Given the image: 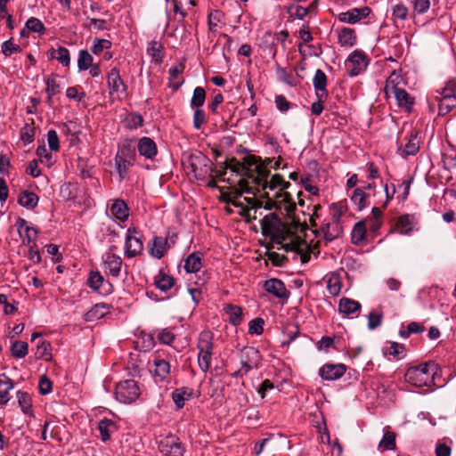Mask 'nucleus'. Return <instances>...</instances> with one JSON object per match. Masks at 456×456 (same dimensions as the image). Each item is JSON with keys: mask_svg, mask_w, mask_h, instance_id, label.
Listing matches in <instances>:
<instances>
[{"mask_svg": "<svg viewBox=\"0 0 456 456\" xmlns=\"http://www.w3.org/2000/svg\"><path fill=\"white\" fill-rule=\"evenodd\" d=\"M262 233L280 244L286 251H299L303 240L297 234L301 231L299 222L284 223L275 213L265 215L260 221Z\"/></svg>", "mask_w": 456, "mask_h": 456, "instance_id": "nucleus-1", "label": "nucleus"}, {"mask_svg": "<svg viewBox=\"0 0 456 456\" xmlns=\"http://www.w3.org/2000/svg\"><path fill=\"white\" fill-rule=\"evenodd\" d=\"M262 196L266 198V200L245 198L251 207L243 208V215L249 218L256 219V214L261 208L265 210H271L273 208L284 209L289 215L296 209V203L289 192H275L273 197H270L268 191H263Z\"/></svg>", "mask_w": 456, "mask_h": 456, "instance_id": "nucleus-2", "label": "nucleus"}, {"mask_svg": "<svg viewBox=\"0 0 456 456\" xmlns=\"http://www.w3.org/2000/svg\"><path fill=\"white\" fill-rule=\"evenodd\" d=\"M436 364L432 362H428L418 366L408 368L404 378L408 383L414 387H431L435 384V375L436 374Z\"/></svg>", "mask_w": 456, "mask_h": 456, "instance_id": "nucleus-3", "label": "nucleus"}, {"mask_svg": "<svg viewBox=\"0 0 456 456\" xmlns=\"http://www.w3.org/2000/svg\"><path fill=\"white\" fill-rule=\"evenodd\" d=\"M257 175H252L251 183L254 188V191L256 190L257 192L275 191L279 189L278 192H284L283 191L287 189L290 184L289 182L284 181L283 177L281 175H273L270 181L267 180L269 171L265 167H256Z\"/></svg>", "mask_w": 456, "mask_h": 456, "instance_id": "nucleus-4", "label": "nucleus"}, {"mask_svg": "<svg viewBox=\"0 0 456 456\" xmlns=\"http://www.w3.org/2000/svg\"><path fill=\"white\" fill-rule=\"evenodd\" d=\"M214 337L211 331L203 330L200 333L197 341L198 364L200 369L206 373L211 365L214 350Z\"/></svg>", "mask_w": 456, "mask_h": 456, "instance_id": "nucleus-5", "label": "nucleus"}, {"mask_svg": "<svg viewBox=\"0 0 456 456\" xmlns=\"http://www.w3.org/2000/svg\"><path fill=\"white\" fill-rule=\"evenodd\" d=\"M171 354L164 350H159L152 354L149 361L150 371L156 381L161 382L168 378L171 370Z\"/></svg>", "mask_w": 456, "mask_h": 456, "instance_id": "nucleus-6", "label": "nucleus"}, {"mask_svg": "<svg viewBox=\"0 0 456 456\" xmlns=\"http://www.w3.org/2000/svg\"><path fill=\"white\" fill-rule=\"evenodd\" d=\"M225 168L230 169L236 175H240V178L238 180L237 183L240 187V191H236L239 195L242 193H252L256 194L254 191L253 186L251 183V176L253 175H249L250 170L241 162L238 161L236 159L232 158L227 159L225 162Z\"/></svg>", "mask_w": 456, "mask_h": 456, "instance_id": "nucleus-7", "label": "nucleus"}, {"mask_svg": "<svg viewBox=\"0 0 456 456\" xmlns=\"http://www.w3.org/2000/svg\"><path fill=\"white\" fill-rule=\"evenodd\" d=\"M135 157V149L130 143H123L118 148L115 164L120 181L126 177L129 167L134 165Z\"/></svg>", "mask_w": 456, "mask_h": 456, "instance_id": "nucleus-8", "label": "nucleus"}, {"mask_svg": "<svg viewBox=\"0 0 456 456\" xmlns=\"http://www.w3.org/2000/svg\"><path fill=\"white\" fill-rule=\"evenodd\" d=\"M261 361L260 352L252 346L244 347L240 354V368L233 372V378L243 377L251 370L258 368Z\"/></svg>", "mask_w": 456, "mask_h": 456, "instance_id": "nucleus-9", "label": "nucleus"}, {"mask_svg": "<svg viewBox=\"0 0 456 456\" xmlns=\"http://www.w3.org/2000/svg\"><path fill=\"white\" fill-rule=\"evenodd\" d=\"M159 452L165 456H183L185 447L180 438L175 435L169 434L160 436L158 441Z\"/></svg>", "mask_w": 456, "mask_h": 456, "instance_id": "nucleus-10", "label": "nucleus"}, {"mask_svg": "<svg viewBox=\"0 0 456 456\" xmlns=\"http://www.w3.org/2000/svg\"><path fill=\"white\" fill-rule=\"evenodd\" d=\"M140 395V389L136 381L126 379L117 384L115 388V397L123 403H131L135 401Z\"/></svg>", "mask_w": 456, "mask_h": 456, "instance_id": "nucleus-11", "label": "nucleus"}, {"mask_svg": "<svg viewBox=\"0 0 456 456\" xmlns=\"http://www.w3.org/2000/svg\"><path fill=\"white\" fill-rule=\"evenodd\" d=\"M107 87L112 100H121L122 96L126 94L127 86L117 67L112 68L107 74Z\"/></svg>", "mask_w": 456, "mask_h": 456, "instance_id": "nucleus-12", "label": "nucleus"}, {"mask_svg": "<svg viewBox=\"0 0 456 456\" xmlns=\"http://www.w3.org/2000/svg\"><path fill=\"white\" fill-rule=\"evenodd\" d=\"M116 248V246H111L102 256L103 272L114 278H118L120 275L123 266V260L121 256L114 252Z\"/></svg>", "mask_w": 456, "mask_h": 456, "instance_id": "nucleus-13", "label": "nucleus"}, {"mask_svg": "<svg viewBox=\"0 0 456 456\" xmlns=\"http://www.w3.org/2000/svg\"><path fill=\"white\" fill-rule=\"evenodd\" d=\"M368 64V56L362 51L359 50H355L350 53L346 61L347 73L350 77H356L362 73L366 69Z\"/></svg>", "mask_w": 456, "mask_h": 456, "instance_id": "nucleus-14", "label": "nucleus"}, {"mask_svg": "<svg viewBox=\"0 0 456 456\" xmlns=\"http://www.w3.org/2000/svg\"><path fill=\"white\" fill-rule=\"evenodd\" d=\"M143 244L138 231L130 227L126 233L125 256L128 258L134 257L142 253Z\"/></svg>", "mask_w": 456, "mask_h": 456, "instance_id": "nucleus-15", "label": "nucleus"}, {"mask_svg": "<svg viewBox=\"0 0 456 456\" xmlns=\"http://www.w3.org/2000/svg\"><path fill=\"white\" fill-rule=\"evenodd\" d=\"M191 167L197 179H204L213 172L211 161L204 155L191 157Z\"/></svg>", "mask_w": 456, "mask_h": 456, "instance_id": "nucleus-16", "label": "nucleus"}, {"mask_svg": "<svg viewBox=\"0 0 456 456\" xmlns=\"http://www.w3.org/2000/svg\"><path fill=\"white\" fill-rule=\"evenodd\" d=\"M371 10L367 6L352 8L338 14L337 19L342 23L355 24L367 18Z\"/></svg>", "mask_w": 456, "mask_h": 456, "instance_id": "nucleus-17", "label": "nucleus"}, {"mask_svg": "<svg viewBox=\"0 0 456 456\" xmlns=\"http://www.w3.org/2000/svg\"><path fill=\"white\" fill-rule=\"evenodd\" d=\"M87 285L100 294L109 295L113 291L112 284L105 281L100 272H91L87 279Z\"/></svg>", "mask_w": 456, "mask_h": 456, "instance_id": "nucleus-18", "label": "nucleus"}, {"mask_svg": "<svg viewBox=\"0 0 456 456\" xmlns=\"http://www.w3.org/2000/svg\"><path fill=\"white\" fill-rule=\"evenodd\" d=\"M346 368L343 363H326L319 370V375L324 380L333 381L340 379Z\"/></svg>", "mask_w": 456, "mask_h": 456, "instance_id": "nucleus-19", "label": "nucleus"}, {"mask_svg": "<svg viewBox=\"0 0 456 456\" xmlns=\"http://www.w3.org/2000/svg\"><path fill=\"white\" fill-rule=\"evenodd\" d=\"M264 288L266 292L281 300H287L289 297V291L284 282L279 279L273 278L265 281Z\"/></svg>", "mask_w": 456, "mask_h": 456, "instance_id": "nucleus-20", "label": "nucleus"}, {"mask_svg": "<svg viewBox=\"0 0 456 456\" xmlns=\"http://www.w3.org/2000/svg\"><path fill=\"white\" fill-rule=\"evenodd\" d=\"M15 225L23 244L30 245L35 242L37 237V230L36 228L29 226L23 218H19Z\"/></svg>", "mask_w": 456, "mask_h": 456, "instance_id": "nucleus-21", "label": "nucleus"}, {"mask_svg": "<svg viewBox=\"0 0 456 456\" xmlns=\"http://www.w3.org/2000/svg\"><path fill=\"white\" fill-rule=\"evenodd\" d=\"M362 305L360 302L348 298L342 297L338 303V312L346 317H357L361 312Z\"/></svg>", "mask_w": 456, "mask_h": 456, "instance_id": "nucleus-22", "label": "nucleus"}, {"mask_svg": "<svg viewBox=\"0 0 456 456\" xmlns=\"http://www.w3.org/2000/svg\"><path fill=\"white\" fill-rule=\"evenodd\" d=\"M418 224V219L415 215L404 214L396 220V229L402 235H409Z\"/></svg>", "mask_w": 456, "mask_h": 456, "instance_id": "nucleus-23", "label": "nucleus"}, {"mask_svg": "<svg viewBox=\"0 0 456 456\" xmlns=\"http://www.w3.org/2000/svg\"><path fill=\"white\" fill-rule=\"evenodd\" d=\"M398 153L401 157L407 159L409 156L416 155L419 151V139L417 132H411L405 145L398 147Z\"/></svg>", "mask_w": 456, "mask_h": 456, "instance_id": "nucleus-24", "label": "nucleus"}, {"mask_svg": "<svg viewBox=\"0 0 456 456\" xmlns=\"http://www.w3.org/2000/svg\"><path fill=\"white\" fill-rule=\"evenodd\" d=\"M313 85L317 99L326 100L328 97V91L326 89L327 76L322 69H318L315 71L314 77L313 78Z\"/></svg>", "mask_w": 456, "mask_h": 456, "instance_id": "nucleus-25", "label": "nucleus"}, {"mask_svg": "<svg viewBox=\"0 0 456 456\" xmlns=\"http://www.w3.org/2000/svg\"><path fill=\"white\" fill-rule=\"evenodd\" d=\"M338 42L343 47H353L356 45L357 37L355 30L348 27L338 29Z\"/></svg>", "mask_w": 456, "mask_h": 456, "instance_id": "nucleus-26", "label": "nucleus"}, {"mask_svg": "<svg viewBox=\"0 0 456 456\" xmlns=\"http://www.w3.org/2000/svg\"><path fill=\"white\" fill-rule=\"evenodd\" d=\"M97 429L100 432L101 440L106 443L117 432L118 425L114 420L104 418L99 421Z\"/></svg>", "mask_w": 456, "mask_h": 456, "instance_id": "nucleus-27", "label": "nucleus"}, {"mask_svg": "<svg viewBox=\"0 0 456 456\" xmlns=\"http://www.w3.org/2000/svg\"><path fill=\"white\" fill-rule=\"evenodd\" d=\"M138 151L146 159H152L158 153L157 145L150 137H142L138 142Z\"/></svg>", "mask_w": 456, "mask_h": 456, "instance_id": "nucleus-28", "label": "nucleus"}, {"mask_svg": "<svg viewBox=\"0 0 456 456\" xmlns=\"http://www.w3.org/2000/svg\"><path fill=\"white\" fill-rule=\"evenodd\" d=\"M408 0H394L392 4V16L395 20H405L409 15Z\"/></svg>", "mask_w": 456, "mask_h": 456, "instance_id": "nucleus-29", "label": "nucleus"}, {"mask_svg": "<svg viewBox=\"0 0 456 456\" xmlns=\"http://www.w3.org/2000/svg\"><path fill=\"white\" fill-rule=\"evenodd\" d=\"M183 70L184 65L182 63L176 64L169 69V86L174 90H178L183 84L184 80L181 77Z\"/></svg>", "mask_w": 456, "mask_h": 456, "instance_id": "nucleus-30", "label": "nucleus"}, {"mask_svg": "<svg viewBox=\"0 0 456 456\" xmlns=\"http://www.w3.org/2000/svg\"><path fill=\"white\" fill-rule=\"evenodd\" d=\"M191 396L192 389L187 387L176 388L172 392V399L177 409H182L185 401L190 400Z\"/></svg>", "mask_w": 456, "mask_h": 456, "instance_id": "nucleus-31", "label": "nucleus"}, {"mask_svg": "<svg viewBox=\"0 0 456 456\" xmlns=\"http://www.w3.org/2000/svg\"><path fill=\"white\" fill-rule=\"evenodd\" d=\"M403 79L400 72L394 70L386 81L384 88L385 94L387 97L392 95V93L400 89V85L403 84Z\"/></svg>", "mask_w": 456, "mask_h": 456, "instance_id": "nucleus-32", "label": "nucleus"}, {"mask_svg": "<svg viewBox=\"0 0 456 456\" xmlns=\"http://www.w3.org/2000/svg\"><path fill=\"white\" fill-rule=\"evenodd\" d=\"M370 195L366 193L363 189L356 188L354 190L352 195L350 196L351 201L354 205L355 208L359 211H362L369 205Z\"/></svg>", "mask_w": 456, "mask_h": 456, "instance_id": "nucleus-33", "label": "nucleus"}, {"mask_svg": "<svg viewBox=\"0 0 456 456\" xmlns=\"http://www.w3.org/2000/svg\"><path fill=\"white\" fill-rule=\"evenodd\" d=\"M225 314L228 316L230 323L234 326L240 325L243 320L242 309L239 305H225L224 307Z\"/></svg>", "mask_w": 456, "mask_h": 456, "instance_id": "nucleus-34", "label": "nucleus"}, {"mask_svg": "<svg viewBox=\"0 0 456 456\" xmlns=\"http://www.w3.org/2000/svg\"><path fill=\"white\" fill-rule=\"evenodd\" d=\"M202 267L201 253L193 252L184 261V269L187 273H197Z\"/></svg>", "mask_w": 456, "mask_h": 456, "instance_id": "nucleus-35", "label": "nucleus"}, {"mask_svg": "<svg viewBox=\"0 0 456 456\" xmlns=\"http://www.w3.org/2000/svg\"><path fill=\"white\" fill-rule=\"evenodd\" d=\"M111 214L120 221H126L129 215V209L122 200H116L110 207Z\"/></svg>", "mask_w": 456, "mask_h": 456, "instance_id": "nucleus-36", "label": "nucleus"}, {"mask_svg": "<svg viewBox=\"0 0 456 456\" xmlns=\"http://www.w3.org/2000/svg\"><path fill=\"white\" fill-rule=\"evenodd\" d=\"M38 200L39 198L36 193L28 191H21L18 197V203L28 209L36 208Z\"/></svg>", "mask_w": 456, "mask_h": 456, "instance_id": "nucleus-37", "label": "nucleus"}, {"mask_svg": "<svg viewBox=\"0 0 456 456\" xmlns=\"http://www.w3.org/2000/svg\"><path fill=\"white\" fill-rule=\"evenodd\" d=\"M327 289L332 296H338L342 288L341 277L337 273H332L326 276Z\"/></svg>", "mask_w": 456, "mask_h": 456, "instance_id": "nucleus-38", "label": "nucleus"}, {"mask_svg": "<svg viewBox=\"0 0 456 456\" xmlns=\"http://www.w3.org/2000/svg\"><path fill=\"white\" fill-rule=\"evenodd\" d=\"M154 284L161 291L167 292L174 286L175 280L160 271L154 278Z\"/></svg>", "mask_w": 456, "mask_h": 456, "instance_id": "nucleus-39", "label": "nucleus"}, {"mask_svg": "<svg viewBox=\"0 0 456 456\" xmlns=\"http://www.w3.org/2000/svg\"><path fill=\"white\" fill-rule=\"evenodd\" d=\"M392 95L395 96L397 104L401 108L410 110L414 103V99L403 88L392 93Z\"/></svg>", "mask_w": 456, "mask_h": 456, "instance_id": "nucleus-40", "label": "nucleus"}, {"mask_svg": "<svg viewBox=\"0 0 456 456\" xmlns=\"http://www.w3.org/2000/svg\"><path fill=\"white\" fill-rule=\"evenodd\" d=\"M49 57L57 60L63 67H68L70 63L69 51L63 46H60L56 50L52 49Z\"/></svg>", "mask_w": 456, "mask_h": 456, "instance_id": "nucleus-41", "label": "nucleus"}, {"mask_svg": "<svg viewBox=\"0 0 456 456\" xmlns=\"http://www.w3.org/2000/svg\"><path fill=\"white\" fill-rule=\"evenodd\" d=\"M276 74L280 81L289 85V86L295 87L300 83V80L296 76L288 72L281 66L276 67Z\"/></svg>", "mask_w": 456, "mask_h": 456, "instance_id": "nucleus-42", "label": "nucleus"}, {"mask_svg": "<svg viewBox=\"0 0 456 456\" xmlns=\"http://www.w3.org/2000/svg\"><path fill=\"white\" fill-rule=\"evenodd\" d=\"M366 224L365 222H358L354 224L351 232V240L354 245L361 244L365 239Z\"/></svg>", "mask_w": 456, "mask_h": 456, "instance_id": "nucleus-43", "label": "nucleus"}, {"mask_svg": "<svg viewBox=\"0 0 456 456\" xmlns=\"http://www.w3.org/2000/svg\"><path fill=\"white\" fill-rule=\"evenodd\" d=\"M17 399L22 412L31 416L33 414L31 396L26 392L19 391L17 393Z\"/></svg>", "mask_w": 456, "mask_h": 456, "instance_id": "nucleus-44", "label": "nucleus"}, {"mask_svg": "<svg viewBox=\"0 0 456 456\" xmlns=\"http://www.w3.org/2000/svg\"><path fill=\"white\" fill-rule=\"evenodd\" d=\"M439 113L445 115L456 107V95L442 96L439 100Z\"/></svg>", "mask_w": 456, "mask_h": 456, "instance_id": "nucleus-45", "label": "nucleus"}, {"mask_svg": "<svg viewBox=\"0 0 456 456\" xmlns=\"http://www.w3.org/2000/svg\"><path fill=\"white\" fill-rule=\"evenodd\" d=\"M61 92V85L58 81V76L52 74L46 79V93L48 94V101L50 102L55 94Z\"/></svg>", "mask_w": 456, "mask_h": 456, "instance_id": "nucleus-46", "label": "nucleus"}, {"mask_svg": "<svg viewBox=\"0 0 456 456\" xmlns=\"http://www.w3.org/2000/svg\"><path fill=\"white\" fill-rule=\"evenodd\" d=\"M206 100V92L205 89L201 86H197L194 91L192 97L191 99V109H200V107L204 104Z\"/></svg>", "mask_w": 456, "mask_h": 456, "instance_id": "nucleus-47", "label": "nucleus"}, {"mask_svg": "<svg viewBox=\"0 0 456 456\" xmlns=\"http://www.w3.org/2000/svg\"><path fill=\"white\" fill-rule=\"evenodd\" d=\"M167 241L161 237H156L153 240V246L151 249L152 256L160 259L166 253Z\"/></svg>", "mask_w": 456, "mask_h": 456, "instance_id": "nucleus-48", "label": "nucleus"}, {"mask_svg": "<svg viewBox=\"0 0 456 456\" xmlns=\"http://www.w3.org/2000/svg\"><path fill=\"white\" fill-rule=\"evenodd\" d=\"M52 346L50 342L44 340L42 341L37 348L36 357L37 359H44L45 361L52 360Z\"/></svg>", "mask_w": 456, "mask_h": 456, "instance_id": "nucleus-49", "label": "nucleus"}, {"mask_svg": "<svg viewBox=\"0 0 456 456\" xmlns=\"http://www.w3.org/2000/svg\"><path fill=\"white\" fill-rule=\"evenodd\" d=\"M109 312V306L106 304H96L87 314L86 319L93 321L94 319H100Z\"/></svg>", "mask_w": 456, "mask_h": 456, "instance_id": "nucleus-50", "label": "nucleus"}, {"mask_svg": "<svg viewBox=\"0 0 456 456\" xmlns=\"http://www.w3.org/2000/svg\"><path fill=\"white\" fill-rule=\"evenodd\" d=\"M28 352V346L24 341H15L11 346V353L14 358H24Z\"/></svg>", "mask_w": 456, "mask_h": 456, "instance_id": "nucleus-51", "label": "nucleus"}, {"mask_svg": "<svg viewBox=\"0 0 456 456\" xmlns=\"http://www.w3.org/2000/svg\"><path fill=\"white\" fill-rule=\"evenodd\" d=\"M93 64V56L86 50H80L77 59L78 69L87 70Z\"/></svg>", "mask_w": 456, "mask_h": 456, "instance_id": "nucleus-52", "label": "nucleus"}, {"mask_svg": "<svg viewBox=\"0 0 456 456\" xmlns=\"http://www.w3.org/2000/svg\"><path fill=\"white\" fill-rule=\"evenodd\" d=\"M346 211L347 207L345 203H333L330 207V215L333 220L332 223L338 224L339 219L341 218L342 216L346 214Z\"/></svg>", "mask_w": 456, "mask_h": 456, "instance_id": "nucleus-53", "label": "nucleus"}, {"mask_svg": "<svg viewBox=\"0 0 456 456\" xmlns=\"http://www.w3.org/2000/svg\"><path fill=\"white\" fill-rule=\"evenodd\" d=\"M379 448L383 450H395V435L393 432H386L379 444Z\"/></svg>", "mask_w": 456, "mask_h": 456, "instance_id": "nucleus-54", "label": "nucleus"}, {"mask_svg": "<svg viewBox=\"0 0 456 456\" xmlns=\"http://www.w3.org/2000/svg\"><path fill=\"white\" fill-rule=\"evenodd\" d=\"M368 328L371 330L379 328L383 320L382 311H371L368 315Z\"/></svg>", "mask_w": 456, "mask_h": 456, "instance_id": "nucleus-55", "label": "nucleus"}, {"mask_svg": "<svg viewBox=\"0 0 456 456\" xmlns=\"http://www.w3.org/2000/svg\"><path fill=\"white\" fill-rule=\"evenodd\" d=\"M404 346L402 344L396 342H391L389 346L386 348L385 354L394 356L396 359H402L404 357Z\"/></svg>", "mask_w": 456, "mask_h": 456, "instance_id": "nucleus-56", "label": "nucleus"}, {"mask_svg": "<svg viewBox=\"0 0 456 456\" xmlns=\"http://www.w3.org/2000/svg\"><path fill=\"white\" fill-rule=\"evenodd\" d=\"M322 232L327 240H332L339 234L338 224L329 223L322 227Z\"/></svg>", "mask_w": 456, "mask_h": 456, "instance_id": "nucleus-57", "label": "nucleus"}, {"mask_svg": "<svg viewBox=\"0 0 456 456\" xmlns=\"http://www.w3.org/2000/svg\"><path fill=\"white\" fill-rule=\"evenodd\" d=\"M206 281V279H200L199 281H195V287H191L188 289V291L195 304H198L201 299V286H203Z\"/></svg>", "mask_w": 456, "mask_h": 456, "instance_id": "nucleus-58", "label": "nucleus"}, {"mask_svg": "<svg viewBox=\"0 0 456 456\" xmlns=\"http://www.w3.org/2000/svg\"><path fill=\"white\" fill-rule=\"evenodd\" d=\"M26 28L32 32L44 34L45 31V27L43 22L35 17L29 18L26 22Z\"/></svg>", "mask_w": 456, "mask_h": 456, "instance_id": "nucleus-59", "label": "nucleus"}, {"mask_svg": "<svg viewBox=\"0 0 456 456\" xmlns=\"http://www.w3.org/2000/svg\"><path fill=\"white\" fill-rule=\"evenodd\" d=\"M236 191H240L239 186H238V188H234L233 191H232L230 193L222 192L221 193V200H223L228 204H232L235 207H242V204L236 200V199L239 198L240 196H241V194L239 195Z\"/></svg>", "mask_w": 456, "mask_h": 456, "instance_id": "nucleus-60", "label": "nucleus"}, {"mask_svg": "<svg viewBox=\"0 0 456 456\" xmlns=\"http://www.w3.org/2000/svg\"><path fill=\"white\" fill-rule=\"evenodd\" d=\"M413 10L418 14L427 12L430 7L429 0H408Z\"/></svg>", "mask_w": 456, "mask_h": 456, "instance_id": "nucleus-61", "label": "nucleus"}, {"mask_svg": "<svg viewBox=\"0 0 456 456\" xmlns=\"http://www.w3.org/2000/svg\"><path fill=\"white\" fill-rule=\"evenodd\" d=\"M148 53L156 61H162L164 57V53L162 51V46L159 43L156 41H152L151 43L150 47L148 48Z\"/></svg>", "mask_w": 456, "mask_h": 456, "instance_id": "nucleus-62", "label": "nucleus"}, {"mask_svg": "<svg viewBox=\"0 0 456 456\" xmlns=\"http://www.w3.org/2000/svg\"><path fill=\"white\" fill-rule=\"evenodd\" d=\"M2 53L4 56L8 57L13 53H20L21 48L18 45H14L12 41V38L4 41L2 44Z\"/></svg>", "mask_w": 456, "mask_h": 456, "instance_id": "nucleus-63", "label": "nucleus"}, {"mask_svg": "<svg viewBox=\"0 0 456 456\" xmlns=\"http://www.w3.org/2000/svg\"><path fill=\"white\" fill-rule=\"evenodd\" d=\"M193 110H194L193 127L196 130H200L207 121L206 114H205V111L201 109H193Z\"/></svg>", "mask_w": 456, "mask_h": 456, "instance_id": "nucleus-64", "label": "nucleus"}]
</instances>
